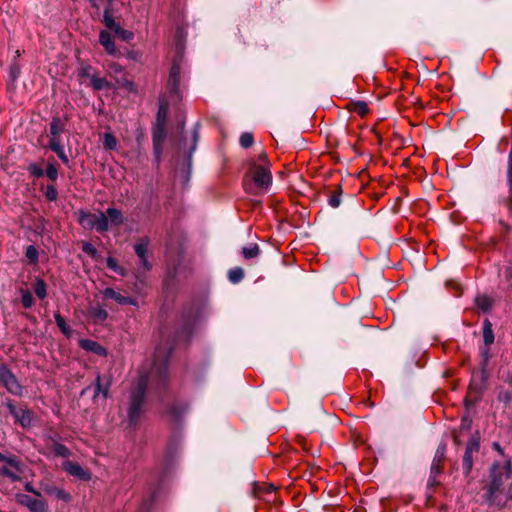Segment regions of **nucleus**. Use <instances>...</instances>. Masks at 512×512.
<instances>
[{
    "label": "nucleus",
    "instance_id": "nucleus-25",
    "mask_svg": "<svg viewBox=\"0 0 512 512\" xmlns=\"http://www.w3.org/2000/svg\"><path fill=\"white\" fill-rule=\"evenodd\" d=\"M350 110L360 116H365L369 112L368 104L364 101H354L350 103Z\"/></svg>",
    "mask_w": 512,
    "mask_h": 512
},
{
    "label": "nucleus",
    "instance_id": "nucleus-47",
    "mask_svg": "<svg viewBox=\"0 0 512 512\" xmlns=\"http://www.w3.org/2000/svg\"><path fill=\"white\" fill-rule=\"evenodd\" d=\"M445 449H446L445 445H440L436 451V455H435L434 459H436V461H438L439 463H442V461L444 459Z\"/></svg>",
    "mask_w": 512,
    "mask_h": 512
},
{
    "label": "nucleus",
    "instance_id": "nucleus-39",
    "mask_svg": "<svg viewBox=\"0 0 512 512\" xmlns=\"http://www.w3.org/2000/svg\"><path fill=\"white\" fill-rule=\"evenodd\" d=\"M239 141H240V145L243 148H249L250 146H252V144L254 142L253 135L251 133L245 132L240 136Z\"/></svg>",
    "mask_w": 512,
    "mask_h": 512
},
{
    "label": "nucleus",
    "instance_id": "nucleus-50",
    "mask_svg": "<svg viewBox=\"0 0 512 512\" xmlns=\"http://www.w3.org/2000/svg\"><path fill=\"white\" fill-rule=\"evenodd\" d=\"M24 488H25V490H26L27 492H29V493H32V494H34V495H36V496H41L40 492H39V491H37V490L33 487V485H32L30 482H27V483L24 485Z\"/></svg>",
    "mask_w": 512,
    "mask_h": 512
},
{
    "label": "nucleus",
    "instance_id": "nucleus-14",
    "mask_svg": "<svg viewBox=\"0 0 512 512\" xmlns=\"http://www.w3.org/2000/svg\"><path fill=\"white\" fill-rule=\"evenodd\" d=\"M99 42L104 47L105 51L110 54L114 55L117 53V48L115 46V43L112 39L111 34L106 31L102 30L99 34Z\"/></svg>",
    "mask_w": 512,
    "mask_h": 512
},
{
    "label": "nucleus",
    "instance_id": "nucleus-22",
    "mask_svg": "<svg viewBox=\"0 0 512 512\" xmlns=\"http://www.w3.org/2000/svg\"><path fill=\"white\" fill-rule=\"evenodd\" d=\"M89 313L96 322H104L108 318V312L99 305L91 307Z\"/></svg>",
    "mask_w": 512,
    "mask_h": 512
},
{
    "label": "nucleus",
    "instance_id": "nucleus-10",
    "mask_svg": "<svg viewBox=\"0 0 512 512\" xmlns=\"http://www.w3.org/2000/svg\"><path fill=\"white\" fill-rule=\"evenodd\" d=\"M148 246H149V238L143 237L139 239V241L134 245V250L136 255L138 256L140 260V265L142 266L143 270H149L151 268V264L149 263L147 259V252H148Z\"/></svg>",
    "mask_w": 512,
    "mask_h": 512
},
{
    "label": "nucleus",
    "instance_id": "nucleus-8",
    "mask_svg": "<svg viewBox=\"0 0 512 512\" xmlns=\"http://www.w3.org/2000/svg\"><path fill=\"white\" fill-rule=\"evenodd\" d=\"M16 501L27 507L31 512H47V504L45 501L37 498H32L27 494H16Z\"/></svg>",
    "mask_w": 512,
    "mask_h": 512
},
{
    "label": "nucleus",
    "instance_id": "nucleus-5",
    "mask_svg": "<svg viewBox=\"0 0 512 512\" xmlns=\"http://www.w3.org/2000/svg\"><path fill=\"white\" fill-rule=\"evenodd\" d=\"M0 383L6 388L8 393L14 396H22L23 386L5 365H0Z\"/></svg>",
    "mask_w": 512,
    "mask_h": 512
},
{
    "label": "nucleus",
    "instance_id": "nucleus-40",
    "mask_svg": "<svg viewBox=\"0 0 512 512\" xmlns=\"http://www.w3.org/2000/svg\"><path fill=\"white\" fill-rule=\"evenodd\" d=\"M45 197L49 200V201H56L57 200V197H58V192H57V189L56 187L54 186V184H50L46 187L45 189Z\"/></svg>",
    "mask_w": 512,
    "mask_h": 512
},
{
    "label": "nucleus",
    "instance_id": "nucleus-51",
    "mask_svg": "<svg viewBox=\"0 0 512 512\" xmlns=\"http://www.w3.org/2000/svg\"><path fill=\"white\" fill-rule=\"evenodd\" d=\"M508 177H509V182H510V186L512 189V152L510 153V157H509Z\"/></svg>",
    "mask_w": 512,
    "mask_h": 512
},
{
    "label": "nucleus",
    "instance_id": "nucleus-20",
    "mask_svg": "<svg viewBox=\"0 0 512 512\" xmlns=\"http://www.w3.org/2000/svg\"><path fill=\"white\" fill-rule=\"evenodd\" d=\"M99 233H104L109 229V220L104 212H99L96 215V222L94 228Z\"/></svg>",
    "mask_w": 512,
    "mask_h": 512
},
{
    "label": "nucleus",
    "instance_id": "nucleus-43",
    "mask_svg": "<svg viewBox=\"0 0 512 512\" xmlns=\"http://www.w3.org/2000/svg\"><path fill=\"white\" fill-rule=\"evenodd\" d=\"M28 171L32 176H34L36 178H40V177L44 176V170L39 165H37L35 163H31L28 166Z\"/></svg>",
    "mask_w": 512,
    "mask_h": 512
},
{
    "label": "nucleus",
    "instance_id": "nucleus-2",
    "mask_svg": "<svg viewBox=\"0 0 512 512\" xmlns=\"http://www.w3.org/2000/svg\"><path fill=\"white\" fill-rule=\"evenodd\" d=\"M272 184V174L269 167L251 161L243 185L251 194H257V190L267 191Z\"/></svg>",
    "mask_w": 512,
    "mask_h": 512
},
{
    "label": "nucleus",
    "instance_id": "nucleus-37",
    "mask_svg": "<svg viewBox=\"0 0 512 512\" xmlns=\"http://www.w3.org/2000/svg\"><path fill=\"white\" fill-rule=\"evenodd\" d=\"M163 139H164V136L161 131L154 132L153 145H154V151L157 155H159L161 152V143H162Z\"/></svg>",
    "mask_w": 512,
    "mask_h": 512
},
{
    "label": "nucleus",
    "instance_id": "nucleus-12",
    "mask_svg": "<svg viewBox=\"0 0 512 512\" xmlns=\"http://www.w3.org/2000/svg\"><path fill=\"white\" fill-rule=\"evenodd\" d=\"M110 386V377H102L101 375L98 374L95 382L94 399H96L99 395H102L104 399L108 398Z\"/></svg>",
    "mask_w": 512,
    "mask_h": 512
},
{
    "label": "nucleus",
    "instance_id": "nucleus-59",
    "mask_svg": "<svg viewBox=\"0 0 512 512\" xmlns=\"http://www.w3.org/2000/svg\"><path fill=\"white\" fill-rule=\"evenodd\" d=\"M15 70H17V68H12V69H11V72H12L13 74H17V71H15Z\"/></svg>",
    "mask_w": 512,
    "mask_h": 512
},
{
    "label": "nucleus",
    "instance_id": "nucleus-46",
    "mask_svg": "<svg viewBox=\"0 0 512 512\" xmlns=\"http://www.w3.org/2000/svg\"><path fill=\"white\" fill-rule=\"evenodd\" d=\"M441 466H442V463H439L438 461H436V459H434L432 462V465H431L430 474L438 476L441 473Z\"/></svg>",
    "mask_w": 512,
    "mask_h": 512
},
{
    "label": "nucleus",
    "instance_id": "nucleus-52",
    "mask_svg": "<svg viewBox=\"0 0 512 512\" xmlns=\"http://www.w3.org/2000/svg\"><path fill=\"white\" fill-rule=\"evenodd\" d=\"M56 154L61 159V161L63 163L67 164L69 162L68 157H67L64 149H62L61 152H57Z\"/></svg>",
    "mask_w": 512,
    "mask_h": 512
},
{
    "label": "nucleus",
    "instance_id": "nucleus-16",
    "mask_svg": "<svg viewBox=\"0 0 512 512\" xmlns=\"http://www.w3.org/2000/svg\"><path fill=\"white\" fill-rule=\"evenodd\" d=\"M83 75H86L87 77L90 78L91 86L96 91H100V90H103V89L110 88V83H109V81L106 78L99 77L96 74H91L90 75L88 73V68L83 71Z\"/></svg>",
    "mask_w": 512,
    "mask_h": 512
},
{
    "label": "nucleus",
    "instance_id": "nucleus-28",
    "mask_svg": "<svg viewBox=\"0 0 512 512\" xmlns=\"http://www.w3.org/2000/svg\"><path fill=\"white\" fill-rule=\"evenodd\" d=\"M44 175L51 181L56 182L58 179V167L55 162H49L46 170L44 171Z\"/></svg>",
    "mask_w": 512,
    "mask_h": 512
},
{
    "label": "nucleus",
    "instance_id": "nucleus-7",
    "mask_svg": "<svg viewBox=\"0 0 512 512\" xmlns=\"http://www.w3.org/2000/svg\"><path fill=\"white\" fill-rule=\"evenodd\" d=\"M103 23L109 30L113 31L115 35L123 41L128 42L134 38L133 32L123 29L120 24L116 22L110 8H107L104 11Z\"/></svg>",
    "mask_w": 512,
    "mask_h": 512
},
{
    "label": "nucleus",
    "instance_id": "nucleus-56",
    "mask_svg": "<svg viewBox=\"0 0 512 512\" xmlns=\"http://www.w3.org/2000/svg\"><path fill=\"white\" fill-rule=\"evenodd\" d=\"M182 150V140L177 144V152L180 153Z\"/></svg>",
    "mask_w": 512,
    "mask_h": 512
},
{
    "label": "nucleus",
    "instance_id": "nucleus-32",
    "mask_svg": "<svg viewBox=\"0 0 512 512\" xmlns=\"http://www.w3.org/2000/svg\"><path fill=\"white\" fill-rule=\"evenodd\" d=\"M107 266H108V268H110L115 273H117V274H119L121 276H124L126 274V270L123 267H121L118 264V261L115 258H113V257H108L107 258Z\"/></svg>",
    "mask_w": 512,
    "mask_h": 512
},
{
    "label": "nucleus",
    "instance_id": "nucleus-41",
    "mask_svg": "<svg viewBox=\"0 0 512 512\" xmlns=\"http://www.w3.org/2000/svg\"><path fill=\"white\" fill-rule=\"evenodd\" d=\"M49 148L55 153L61 152L64 148L61 144L60 137H51L49 141Z\"/></svg>",
    "mask_w": 512,
    "mask_h": 512
},
{
    "label": "nucleus",
    "instance_id": "nucleus-30",
    "mask_svg": "<svg viewBox=\"0 0 512 512\" xmlns=\"http://www.w3.org/2000/svg\"><path fill=\"white\" fill-rule=\"evenodd\" d=\"M475 302L478 308L484 312L489 311L492 307V300L486 295L477 296Z\"/></svg>",
    "mask_w": 512,
    "mask_h": 512
},
{
    "label": "nucleus",
    "instance_id": "nucleus-31",
    "mask_svg": "<svg viewBox=\"0 0 512 512\" xmlns=\"http://www.w3.org/2000/svg\"><path fill=\"white\" fill-rule=\"evenodd\" d=\"M244 277V271L240 267L233 268L228 272L229 281L233 284L239 283Z\"/></svg>",
    "mask_w": 512,
    "mask_h": 512
},
{
    "label": "nucleus",
    "instance_id": "nucleus-36",
    "mask_svg": "<svg viewBox=\"0 0 512 512\" xmlns=\"http://www.w3.org/2000/svg\"><path fill=\"white\" fill-rule=\"evenodd\" d=\"M328 203L331 207L337 208L341 203V189L338 187L337 190H335L328 199Z\"/></svg>",
    "mask_w": 512,
    "mask_h": 512
},
{
    "label": "nucleus",
    "instance_id": "nucleus-33",
    "mask_svg": "<svg viewBox=\"0 0 512 512\" xmlns=\"http://www.w3.org/2000/svg\"><path fill=\"white\" fill-rule=\"evenodd\" d=\"M0 461L7 463L10 467L20 472V463L15 456H5L0 452Z\"/></svg>",
    "mask_w": 512,
    "mask_h": 512
},
{
    "label": "nucleus",
    "instance_id": "nucleus-58",
    "mask_svg": "<svg viewBox=\"0 0 512 512\" xmlns=\"http://www.w3.org/2000/svg\"><path fill=\"white\" fill-rule=\"evenodd\" d=\"M15 70H17V68H12V69H11V72H12L13 74H17V71H15Z\"/></svg>",
    "mask_w": 512,
    "mask_h": 512
},
{
    "label": "nucleus",
    "instance_id": "nucleus-6",
    "mask_svg": "<svg viewBox=\"0 0 512 512\" xmlns=\"http://www.w3.org/2000/svg\"><path fill=\"white\" fill-rule=\"evenodd\" d=\"M10 414L14 417L15 422L23 428H29L33 422V412L28 408L17 407L12 400L5 402Z\"/></svg>",
    "mask_w": 512,
    "mask_h": 512
},
{
    "label": "nucleus",
    "instance_id": "nucleus-44",
    "mask_svg": "<svg viewBox=\"0 0 512 512\" xmlns=\"http://www.w3.org/2000/svg\"><path fill=\"white\" fill-rule=\"evenodd\" d=\"M82 251L88 255H90L92 258H95L97 255L96 248L89 242H84L82 244Z\"/></svg>",
    "mask_w": 512,
    "mask_h": 512
},
{
    "label": "nucleus",
    "instance_id": "nucleus-9",
    "mask_svg": "<svg viewBox=\"0 0 512 512\" xmlns=\"http://www.w3.org/2000/svg\"><path fill=\"white\" fill-rule=\"evenodd\" d=\"M104 299H112L119 305H132L138 307V301L130 296H125L113 288H105L102 291Z\"/></svg>",
    "mask_w": 512,
    "mask_h": 512
},
{
    "label": "nucleus",
    "instance_id": "nucleus-3",
    "mask_svg": "<svg viewBox=\"0 0 512 512\" xmlns=\"http://www.w3.org/2000/svg\"><path fill=\"white\" fill-rule=\"evenodd\" d=\"M148 380L149 377L147 375H141L130 392L128 406V423L130 427H135L138 424L142 414Z\"/></svg>",
    "mask_w": 512,
    "mask_h": 512
},
{
    "label": "nucleus",
    "instance_id": "nucleus-27",
    "mask_svg": "<svg viewBox=\"0 0 512 512\" xmlns=\"http://www.w3.org/2000/svg\"><path fill=\"white\" fill-rule=\"evenodd\" d=\"M34 292L39 299H44L47 295V286L44 280L37 278L34 284Z\"/></svg>",
    "mask_w": 512,
    "mask_h": 512
},
{
    "label": "nucleus",
    "instance_id": "nucleus-49",
    "mask_svg": "<svg viewBox=\"0 0 512 512\" xmlns=\"http://www.w3.org/2000/svg\"><path fill=\"white\" fill-rule=\"evenodd\" d=\"M192 138H193V143H192V146H191V147H190V149H189V152H188V158H191V156H192V154H193L194 150L196 149V143H197V141H198V134H197V132H196V131H194V132H193V136H192Z\"/></svg>",
    "mask_w": 512,
    "mask_h": 512
},
{
    "label": "nucleus",
    "instance_id": "nucleus-15",
    "mask_svg": "<svg viewBox=\"0 0 512 512\" xmlns=\"http://www.w3.org/2000/svg\"><path fill=\"white\" fill-rule=\"evenodd\" d=\"M80 346L84 350L93 352L98 356H105L107 354L106 349L103 346L91 339L80 340Z\"/></svg>",
    "mask_w": 512,
    "mask_h": 512
},
{
    "label": "nucleus",
    "instance_id": "nucleus-1",
    "mask_svg": "<svg viewBox=\"0 0 512 512\" xmlns=\"http://www.w3.org/2000/svg\"><path fill=\"white\" fill-rule=\"evenodd\" d=\"M181 74L179 61H174L167 80V92L163 94L159 101L158 117L162 115L165 116L170 105H176L182 100L183 89L180 86Z\"/></svg>",
    "mask_w": 512,
    "mask_h": 512
},
{
    "label": "nucleus",
    "instance_id": "nucleus-54",
    "mask_svg": "<svg viewBox=\"0 0 512 512\" xmlns=\"http://www.w3.org/2000/svg\"><path fill=\"white\" fill-rule=\"evenodd\" d=\"M110 69H112L115 72H120L121 71V67L118 64L110 65Z\"/></svg>",
    "mask_w": 512,
    "mask_h": 512
},
{
    "label": "nucleus",
    "instance_id": "nucleus-4",
    "mask_svg": "<svg viewBox=\"0 0 512 512\" xmlns=\"http://www.w3.org/2000/svg\"><path fill=\"white\" fill-rule=\"evenodd\" d=\"M492 480L488 486V500L495 502V495L501 492L507 480L512 479L511 462L508 460L503 464H494L492 467Z\"/></svg>",
    "mask_w": 512,
    "mask_h": 512
},
{
    "label": "nucleus",
    "instance_id": "nucleus-21",
    "mask_svg": "<svg viewBox=\"0 0 512 512\" xmlns=\"http://www.w3.org/2000/svg\"><path fill=\"white\" fill-rule=\"evenodd\" d=\"M105 214L108 217L109 222L114 226H119L124 221L123 214L116 208H108Z\"/></svg>",
    "mask_w": 512,
    "mask_h": 512
},
{
    "label": "nucleus",
    "instance_id": "nucleus-42",
    "mask_svg": "<svg viewBox=\"0 0 512 512\" xmlns=\"http://www.w3.org/2000/svg\"><path fill=\"white\" fill-rule=\"evenodd\" d=\"M25 255L31 263H36L38 260V251L33 245H30L26 248Z\"/></svg>",
    "mask_w": 512,
    "mask_h": 512
},
{
    "label": "nucleus",
    "instance_id": "nucleus-13",
    "mask_svg": "<svg viewBox=\"0 0 512 512\" xmlns=\"http://www.w3.org/2000/svg\"><path fill=\"white\" fill-rule=\"evenodd\" d=\"M63 468L67 473L81 480L87 481L91 478L90 473L84 470L78 463L66 461L63 464Z\"/></svg>",
    "mask_w": 512,
    "mask_h": 512
},
{
    "label": "nucleus",
    "instance_id": "nucleus-23",
    "mask_svg": "<svg viewBox=\"0 0 512 512\" xmlns=\"http://www.w3.org/2000/svg\"><path fill=\"white\" fill-rule=\"evenodd\" d=\"M483 340L486 346H489L494 342L492 324L488 319H486L483 324Z\"/></svg>",
    "mask_w": 512,
    "mask_h": 512
},
{
    "label": "nucleus",
    "instance_id": "nucleus-34",
    "mask_svg": "<svg viewBox=\"0 0 512 512\" xmlns=\"http://www.w3.org/2000/svg\"><path fill=\"white\" fill-rule=\"evenodd\" d=\"M21 302L24 308H30L33 305L32 293L27 289H21Z\"/></svg>",
    "mask_w": 512,
    "mask_h": 512
},
{
    "label": "nucleus",
    "instance_id": "nucleus-53",
    "mask_svg": "<svg viewBox=\"0 0 512 512\" xmlns=\"http://www.w3.org/2000/svg\"><path fill=\"white\" fill-rule=\"evenodd\" d=\"M436 478H437V476L430 474V477L428 479V485L434 486L436 484Z\"/></svg>",
    "mask_w": 512,
    "mask_h": 512
},
{
    "label": "nucleus",
    "instance_id": "nucleus-35",
    "mask_svg": "<svg viewBox=\"0 0 512 512\" xmlns=\"http://www.w3.org/2000/svg\"><path fill=\"white\" fill-rule=\"evenodd\" d=\"M52 450L55 455L60 457H68L70 455L69 449L65 445L57 442L53 443Z\"/></svg>",
    "mask_w": 512,
    "mask_h": 512
},
{
    "label": "nucleus",
    "instance_id": "nucleus-17",
    "mask_svg": "<svg viewBox=\"0 0 512 512\" xmlns=\"http://www.w3.org/2000/svg\"><path fill=\"white\" fill-rule=\"evenodd\" d=\"M43 490L45 491V493L53 495L56 498L63 500L65 502H69L71 500L70 494L66 492L64 489L55 486L44 485Z\"/></svg>",
    "mask_w": 512,
    "mask_h": 512
},
{
    "label": "nucleus",
    "instance_id": "nucleus-29",
    "mask_svg": "<svg viewBox=\"0 0 512 512\" xmlns=\"http://www.w3.org/2000/svg\"><path fill=\"white\" fill-rule=\"evenodd\" d=\"M260 249L257 244H250L249 246L243 247L242 255L245 259H252L259 255Z\"/></svg>",
    "mask_w": 512,
    "mask_h": 512
},
{
    "label": "nucleus",
    "instance_id": "nucleus-26",
    "mask_svg": "<svg viewBox=\"0 0 512 512\" xmlns=\"http://www.w3.org/2000/svg\"><path fill=\"white\" fill-rule=\"evenodd\" d=\"M102 139H103V147L106 150H111V151L116 150L117 139L112 133H109V132L104 133L102 136Z\"/></svg>",
    "mask_w": 512,
    "mask_h": 512
},
{
    "label": "nucleus",
    "instance_id": "nucleus-45",
    "mask_svg": "<svg viewBox=\"0 0 512 512\" xmlns=\"http://www.w3.org/2000/svg\"><path fill=\"white\" fill-rule=\"evenodd\" d=\"M0 474L10 478L12 481H19L20 480V477L15 472L11 471L7 467H2L0 469Z\"/></svg>",
    "mask_w": 512,
    "mask_h": 512
},
{
    "label": "nucleus",
    "instance_id": "nucleus-57",
    "mask_svg": "<svg viewBox=\"0 0 512 512\" xmlns=\"http://www.w3.org/2000/svg\"><path fill=\"white\" fill-rule=\"evenodd\" d=\"M159 354H160V349L158 348V349L156 350V356H155V357H156V359L158 358Z\"/></svg>",
    "mask_w": 512,
    "mask_h": 512
},
{
    "label": "nucleus",
    "instance_id": "nucleus-48",
    "mask_svg": "<svg viewBox=\"0 0 512 512\" xmlns=\"http://www.w3.org/2000/svg\"><path fill=\"white\" fill-rule=\"evenodd\" d=\"M258 161H259L258 164L270 167L268 156L265 152L260 153V155L258 156Z\"/></svg>",
    "mask_w": 512,
    "mask_h": 512
},
{
    "label": "nucleus",
    "instance_id": "nucleus-24",
    "mask_svg": "<svg viewBox=\"0 0 512 512\" xmlns=\"http://www.w3.org/2000/svg\"><path fill=\"white\" fill-rule=\"evenodd\" d=\"M64 122L60 118H53L50 123V135L51 137H60L64 131Z\"/></svg>",
    "mask_w": 512,
    "mask_h": 512
},
{
    "label": "nucleus",
    "instance_id": "nucleus-38",
    "mask_svg": "<svg viewBox=\"0 0 512 512\" xmlns=\"http://www.w3.org/2000/svg\"><path fill=\"white\" fill-rule=\"evenodd\" d=\"M54 318H55V322H56L57 326L60 328V330L64 334L68 335L70 329H69L68 325L66 324L65 319L59 313H56L54 315Z\"/></svg>",
    "mask_w": 512,
    "mask_h": 512
},
{
    "label": "nucleus",
    "instance_id": "nucleus-18",
    "mask_svg": "<svg viewBox=\"0 0 512 512\" xmlns=\"http://www.w3.org/2000/svg\"><path fill=\"white\" fill-rule=\"evenodd\" d=\"M96 215L90 212H79V223L84 229H93L96 222Z\"/></svg>",
    "mask_w": 512,
    "mask_h": 512
},
{
    "label": "nucleus",
    "instance_id": "nucleus-55",
    "mask_svg": "<svg viewBox=\"0 0 512 512\" xmlns=\"http://www.w3.org/2000/svg\"><path fill=\"white\" fill-rule=\"evenodd\" d=\"M182 37H183V31L179 29V30L177 31V38H178V42H179V43L181 42Z\"/></svg>",
    "mask_w": 512,
    "mask_h": 512
},
{
    "label": "nucleus",
    "instance_id": "nucleus-19",
    "mask_svg": "<svg viewBox=\"0 0 512 512\" xmlns=\"http://www.w3.org/2000/svg\"><path fill=\"white\" fill-rule=\"evenodd\" d=\"M167 361H168V355H165L163 361L158 364L157 361L154 362L153 367L150 371V376L153 377L154 375L159 376L160 379H164L167 376Z\"/></svg>",
    "mask_w": 512,
    "mask_h": 512
},
{
    "label": "nucleus",
    "instance_id": "nucleus-11",
    "mask_svg": "<svg viewBox=\"0 0 512 512\" xmlns=\"http://www.w3.org/2000/svg\"><path fill=\"white\" fill-rule=\"evenodd\" d=\"M479 449V443L475 439H471L467 446L463 456V469L469 473L473 466V453Z\"/></svg>",
    "mask_w": 512,
    "mask_h": 512
}]
</instances>
